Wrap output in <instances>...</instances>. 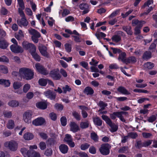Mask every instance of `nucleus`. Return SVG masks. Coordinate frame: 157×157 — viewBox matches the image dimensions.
Masks as SVG:
<instances>
[{
	"label": "nucleus",
	"instance_id": "obj_51",
	"mask_svg": "<svg viewBox=\"0 0 157 157\" xmlns=\"http://www.w3.org/2000/svg\"><path fill=\"white\" fill-rule=\"evenodd\" d=\"M64 140L67 143L72 140L71 135L68 134L66 135L64 139Z\"/></svg>",
	"mask_w": 157,
	"mask_h": 157
},
{
	"label": "nucleus",
	"instance_id": "obj_41",
	"mask_svg": "<svg viewBox=\"0 0 157 157\" xmlns=\"http://www.w3.org/2000/svg\"><path fill=\"white\" fill-rule=\"evenodd\" d=\"M112 39L113 41L118 42L121 40V37L120 36L115 35L112 36Z\"/></svg>",
	"mask_w": 157,
	"mask_h": 157
},
{
	"label": "nucleus",
	"instance_id": "obj_40",
	"mask_svg": "<svg viewBox=\"0 0 157 157\" xmlns=\"http://www.w3.org/2000/svg\"><path fill=\"white\" fill-rule=\"evenodd\" d=\"M123 29L127 33L130 35L132 34L133 32L131 30V28L130 26H124L123 27Z\"/></svg>",
	"mask_w": 157,
	"mask_h": 157
},
{
	"label": "nucleus",
	"instance_id": "obj_58",
	"mask_svg": "<svg viewBox=\"0 0 157 157\" xmlns=\"http://www.w3.org/2000/svg\"><path fill=\"white\" fill-rule=\"evenodd\" d=\"M128 147H123L121 148L118 151V152L120 153H124L128 150Z\"/></svg>",
	"mask_w": 157,
	"mask_h": 157
},
{
	"label": "nucleus",
	"instance_id": "obj_23",
	"mask_svg": "<svg viewBox=\"0 0 157 157\" xmlns=\"http://www.w3.org/2000/svg\"><path fill=\"white\" fill-rule=\"evenodd\" d=\"M8 104L9 106L12 107H16L19 105V102L15 100H12L9 101Z\"/></svg>",
	"mask_w": 157,
	"mask_h": 157
},
{
	"label": "nucleus",
	"instance_id": "obj_54",
	"mask_svg": "<svg viewBox=\"0 0 157 157\" xmlns=\"http://www.w3.org/2000/svg\"><path fill=\"white\" fill-rule=\"evenodd\" d=\"M152 142V140H148L143 142V146L144 147H147L151 145Z\"/></svg>",
	"mask_w": 157,
	"mask_h": 157
},
{
	"label": "nucleus",
	"instance_id": "obj_63",
	"mask_svg": "<svg viewBox=\"0 0 157 157\" xmlns=\"http://www.w3.org/2000/svg\"><path fill=\"white\" fill-rule=\"evenodd\" d=\"M153 0H148L144 4V6H143V7L144 8L145 7L147 6L149 7V6L150 5H151V4H153Z\"/></svg>",
	"mask_w": 157,
	"mask_h": 157
},
{
	"label": "nucleus",
	"instance_id": "obj_2",
	"mask_svg": "<svg viewBox=\"0 0 157 157\" xmlns=\"http://www.w3.org/2000/svg\"><path fill=\"white\" fill-rule=\"evenodd\" d=\"M19 14L21 18L20 20L17 21V24L21 27H23L26 28L29 24V22L26 18L23 11L19 10Z\"/></svg>",
	"mask_w": 157,
	"mask_h": 157
},
{
	"label": "nucleus",
	"instance_id": "obj_27",
	"mask_svg": "<svg viewBox=\"0 0 157 157\" xmlns=\"http://www.w3.org/2000/svg\"><path fill=\"white\" fill-rule=\"evenodd\" d=\"M17 4L19 6L18 8V11L19 13V10L23 11L25 8L24 3L23 0H17Z\"/></svg>",
	"mask_w": 157,
	"mask_h": 157
},
{
	"label": "nucleus",
	"instance_id": "obj_18",
	"mask_svg": "<svg viewBox=\"0 0 157 157\" xmlns=\"http://www.w3.org/2000/svg\"><path fill=\"white\" fill-rule=\"evenodd\" d=\"M59 148L61 152L63 154L67 153L68 151V146L64 144L60 145L59 147Z\"/></svg>",
	"mask_w": 157,
	"mask_h": 157
},
{
	"label": "nucleus",
	"instance_id": "obj_60",
	"mask_svg": "<svg viewBox=\"0 0 157 157\" xmlns=\"http://www.w3.org/2000/svg\"><path fill=\"white\" fill-rule=\"evenodd\" d=\"M65 48L67 52H69L71 51V45L68 44H66L65 45Z\"/></svg>",
	"mask_w": 157,
	"mask_h": 157
},
{
	"label": "nucleus",
	"instance_id": "obj_26",
	"mask_svg": "<svg viewBox=\"0 0 157 157\" xmlns=\"http://www.w3.org/2000/svg\"><path fill=\"white\" fill-rule=\"evenodd\" d=\"M34 137L33 135L31 133L27 132L23 135V138L25 140H29L32 139Z\"/></svg>",
	"mask_w": 157,
	"mask_h": 157
},
{
	"label": "nucleus",
	"instance_id": "obj_25",
	"mask_svg": "<svg viewBox=\"0 0 157 157\" xmlns=\"http://www.w3.org/2000/svg\"><path fill=\"white\" fill-rule=\"evenodd\" d=\"M83 92L84 94L88 95H92L94 93L93 90L89 86L86 87L84 90Z\"/></svg>",
	"mask_w": 157,
	"mask_h": 157
},
{
	"label": "nucleus",
	"instance_id": "obj_9",
	"mask_svg": "<svg viewBox=\"0 0 157 157\" xmlns=\"http://www.w3.org/2000/svg\"><path fill=\"white\" fill-rule=\"evenodd\" d=\"M10 48L11 51L14 53H22L23 52V48L18 44H12L10 45Z\"/></svg>",
	"mask_w": 157,
	"mask_h": 157
},
{
	"label": "nucleus",
	"instance_id": "obj_52",
	"mask_svg": "<svg viewBox=\"0 0 157 157\" xmlns=\"http://www.w3.org/2000/svg\"><path fill=\"white\" fill-rule=\"evenodd\" d=\"M39 147L41 150H44L46 148V144L44 142L42 141L39 144Z\"/></svg>",
	"mask_w": 157,
	"mask_h": 157
},
{
	"label": "nucleus",
	"instance_id": "obj_12",
	"mask_svg": "<svg viewBox=\"0 0 157 157\" xmlns=\"http://www.w3.org/2000/svg\"><path fill=\"white\" fill-rule=\"evenodd\" d=\"M44 94L47 98L51 99H54L56 95V93L53 92L50 90H48L44 92Z\"/></svg>",
	"mask_w": 157,
	"mask_h": 157
},
{
	"label": "nucleus",
	"instance_id": "obj_7",
	"mask_svg": "<svg viewBox=\"0 0 157 157\" xmlns=\"http://www.w3.org/2000/svg\"><path fill=\"white\" fill-rule=\"evenodd\" d=\"M32 112L31 111H27L23 114V120L24 122L28 124L31 122Z\"/></svg>",
	"mask_w": 157,
	"mask_h": 157
},
{
	"label": "nucleus",
	"instance_id": "obj_55",
	"mask_svg": "<svg viewBox=\"0 0 157 157\" xmlns=\"http://www.w3.org/2000/svg\"><path fill=\"white\" fill-rule=\"evenodd\" d=\"M156 117L155 115H152L149 117L147 119V121L149 122L152 123L156 119Z\"/></svg>",
	"mask_w": 157,
	"mask_h": 157
},
{
	"label": "nucleus",
	"instance_id": "obj_37",
	"mask_svg": "<svg viewBox=\"0 0 157 157\" xmlns=\"http://www.w3.org/2000/svg\"><path fill=\"white\" fill-rule=\"evenodd\" d=\"M36 50L34 51H32L31 53L33 58L36 61H39L40 58V56L36 52Z\"/></svg>",
	"mask_w": 157,
	"mask_h": 157
},
{
	"label": "nucleus",
	"instance_id": "obj_1",
	"mask_svg": "<svg viewBox=\"0 0 157 157\" xmlns=\"http://www.w3.org/2000/svg\"><path fill=\"white\" fill-rule=\"evenodd\" d=\"M20 75L27 80L32 79L34 75V73L30 69H20Z\"/></svg>",
	"mask_w": 157,
	"mask_h": 157
},
{
	"label": "nucleus",
	"instance_id": "obj_46",
	"mask_svg": "<svg viewBox=\"0 0 157 157\" xmlns=\"http://www.w3.org/2000/svg\"><path fill=\"white\" fill-rule=\"evenodd\" d=\"M37 72L40 73L44 75H47L49 73V71L47 69H37Z\"/></svg>",
	"mask_w": 157,
	"mask_h": 157
},
{
	"label": "nucleus",
	"instance_id": "obj_47",
	"mask_svg": "<svg viewBox=\"0 0 157 157\" xmlns=\"http://www.w3.org/2000/svg\"><path fill=\"white\" fill-rule=\"evenodd\" d=\"M106 103L102 101H100L98 103V105L101 108V110H103L105 109V107L107 106Z\"/></svg>",
	"mask_w": 157,
	"mask_h": 157
},
{
	"label": "nucleus",
	"instance_id": "obj_34",
	"mask_svg": "<svg viewBox=\"0 0 157 157\" xmlns=\"http://www.w3.org/2000/svg\"><path fill=\"white\" fill-rule=\"evenodd\" d=\"M70 13V11L68 10L67 9H64L63 12H62L61 11L59 12V16L60 17H65L69 14Z\"/></svg>",
	"mask_w": 157,
	"mask_h": 157
},
{
	"label": "nucleus",
	"instance_id": "obj_30",
	"mask_svg": "<svg viewBox=\"0 0 157 157\" xmlns=\"http://www.w3.org/2000/svg\"><path fill=\"white\" fill-rule=\"evenodd\" d=\"M3 114L5 118H10L13 115L11 111L8 110H4L3 112Z\"/></svg>",
	"mask_w": 157,
	"mask_h": 157
},
{
	"label": "nucleus",
	"instance_id": "obj_19",
	"mask_svg": "<svg viewBox=\"0 0 157 157\" xmlns=\"http://www.w3.org/2000/svg\"><path fill=\"white\" fill-rule=\"evenodd\" d=\"M118 92L124 94H129L130 93L124 87L120 86L118 87L117 89Z\"/></svg>",
	"mask_w": 157,
	"mask_h": 157
},
{
	"label": "nucleus",
	"instance_id": "obj_8",
	"mask_svg": "<svg viewBox=\"0 0 157 157\" xmlns=\"http://www.w3.org/2000/svg\"><path fill=\"white\" fill-rule=\"evenodd\" d=\"M22 46L24 49L28 50L30 53L32 51H34L36 50V47L33 44L27 41H24L23 42Z\"/></svg>",
	"mask_w": 157,
	"mask_h": 157
},
{
	"label": "nucleus",
	"instance_id": "obj_32",
	"mask_svg": "<svg viewBox=\"0 0 157 157\" xmlns=\"http://www.w3.org/2000/svg\"><path fill=\"white\" fill-rule=\"evenodd\" d=\"M28 31L29 33L33 36L36 35L38 37H40V33L34 29L30 28L28 30Z\"/></svg>",
	"mask_w": 157,
	"mask_h": 157
},
{
	"label": "nucleus",
	"instance_id": "obj_57",
	"mask_svg": "<svg viewBox=\"0 0 157 157\" xmlns=\"http://www.w3.org/2000/svg\"><path fill=\"white\" fill-rule=\"evenodd\" d=\"M60 121L61 124L63 126H65L67 124V119L65 117H62L60 119Z\"/></svg>",
	"mask_w": 157,
	"mask_h": 157
},
{
	"label": "nucleus",
	"instance_id": "obj_64",
	"mask_svg": "<svg viewBox=\"0 0 157 157\" xmlns=\"http://www.w3.org/2000/svg\"><path fill=\"white\" fill-rule=\"evenodd\" d=\"M89 152L93 154L96 153V149L93 146H91L89 149Z\"/></svg>",
	"mask_w": 157,
	"mask_h": 157
},
{
	"label": "nucleus",
	"instance_id": "obj_24",
	"mask_svg": "<svg viewBox=\"0 0 157 157\" xmlns=\"http://www.w3.org/2000/svg\"><path fill=\"white\" fill-rule=\"evenodd\" d=\"M10 82L9 80L3 79H0V85H3L5 87H9L10 85Z\"/></svg>",
	"mask_w": 157,
	"mask_h": 157
},
{
	"label": "nucleus",
	"instance_id": "obj_43",
	"mask_svg": "<svg viewBox=\"0 0 157 157\" xmlns=\"http://www.w3.org/2000/svg\"><path fill=\"white\" fill-rule=\"evenodd\" d=\"M90 136L91 138L95 142H97L98 141V136L97 134L94 132L91 133Z\"/></svg>",
	"mask_w": 157,
	"mask_h": 157
},
{
	"label": "nucleus",
	"instance_id": "obj_21",
	"mask_svg": "<svg viewBox=\"0 0 157 157\" xmlns=\"http://www.w3.org/2000/svg\"><path fill=\"white\" fill-rule=\"evenodd\" d=\"M126 54L124 52H121L119 55L118 59L119 61H121L124 63H126Z\"/></svg>",
	"mask_w": 157,
	"mask_h": 157
},
{
	"label": "nucleus",
	"instance_id": "obj_39",
	"mask_svg": "<svg viewBox=\"0 0 157 157\" xmlns=\"http://www.w3.org/2000/svg\"><path fill=\"white\" fill-rule=\"evenodd\" d=\"M22 86L21 83L20 82H15L13 84V87L15 90L19 89Z\"/></svg>",
	"mask_w": 157,
	"mask_h": 157
},
{
	"label": "nucleus",
	"instance_id": "obj_45",
	"mask_svg": "<svg viewBox=\"0 0 157 157\" xmlns=\"http://www.w3.org/2000/svg\"><path fill=\"white\" fill-rule=\"evenodd\" d=\"M90 146V144L88 143H85L81 145L80 148L82 150H85L88 149Z\"/></svg>",
	"mask_w": 157,
	"mask_h": 157
},
{
	"label": "nucleus",
	"instance_id": "obj_6",
	"mask_svg": "<svg viewBox=\"0 0 157 157\" xmlns=\"http://www.w3.org/2000/svg\"><path fill=\"white\" fill-rule=\"evenodd\" d=\"M110 148V146L108 144H104L101 145L99 150L102 155H107L109 153V149Z\"/></svg>",
	"mask_w": 157,
	"mask_h": 157
},
{
	"label": "nucleus",
	"instance_id": "obj_48",
	"mask_svg": "<svg viewBox=\"0 0 157 157\" xmlns=\"http://www.w3.org/2000/svg\"><path fill=\"white\" fill-rule=\"evenodd\" d=\"M63 93L66 94L67 92H70L71 90V88L67 85H66L62 88Z\"/></svg>",
	"mask_w": 157,
	"mask_h": 157
},
{
	"label": "nucleus",
	"instance_id": "obj_13",
	"mask_svg": "<svg viewBox=\"0 0 157 157\" xmlns=\"http://www.w3.org/2000/svg\"><path fill=\"white\" fill-rule=\"evenodd\" d=\"M70 130L74 132H76L79 130L78 124L75 122H71L70 124Z\"/></svg>",
	"mask_w": 157,
	"mask_h": 157
},
{
	"label": "nucleus",
	"instance_id": "obj_17",
	"mask_svg": "<svg viewBox=\"0 0 157 157\" xmlns=\"http://www.w3.org/2000/svg\"><path fill=\"white\" fill-rule=\"evenodd\" d=\"M39 51L41 54L43 56L48 57L49 54L47 52V48L44 46L40 47L39 48Z\"/></svg>",
	"mask_w": 157,
	"mask_h": 157
},
{
	"label": "nucleus",
	"instance_id": "obj_31",
	"mask_svg": "<svg viewBox=\"0 0 157 157\" xmlns=\"http://www.w3.org/2000/svg\"><path fill=\"white\" fill-rule=\"evenodd\" d=\"M24 36L23 31L21 30H19L17 34H15V37L18 40H20Z\"/></svg>",
	"mask_w": 157,
	"mask_h": 157
},
{
	"label": "nucleus",
	"instance_id": "obj_10",
	"mask_svg": "<svg viewBox=\"0 0 157 157\" xmlns=\"http://www.w3.org/2000/svg\"><path fill=\"white\" fill-rule=\"evenodd\" d=\"M51 76L54 79L56 80L59 79L61 76L59 74V71L57 69H53L50 73Z\"/></svg>",
	"mask_w": 157,
	"mask_h": 157
},
{
	"label": "nucleus",
	"instance_id": "obj_14",
	"mask_svg": "<svg viewBox=\"0 0 157 157\" xmlns=\"http://www.w3.org/2000/svg\"><path fill=\"white\" fill-rule=\"evenodd\" d=\"M45 122L44 119L42 117H40L33 120V124L36 126H39L43 124Z\"/></svg>",
	"mask_w": 157,
	"mask_h": 157
},
{
	"label": "nucleus",
	"instance_id": "obj_49",
	"mask_svg": "<svg viewBox=\"0 0 157 157\" xmlns=\"http://www.w3.org/2000/svg\"><path fill=\"white\" fill-rule=\"evenodd\" d=\"M142 135L144 138H150L152 136V134L150 133L145 132L142 133Z\"/></svg>",
	"mask_w": 157,
	"mask_h": 157
},
{
	"label": "nucleus",
	"instance_id": "obj_5",
	"mask_svg": "<svg viewBox=\"0 0 157 157\" xmlns=\"http://www.w3.org/2000/svg\"><path fill=\"white\" fill-rule=\"evenodd\" d=\"M18 145L17 143L14 140L7 141L4 143V146L6 147L13 151H15L17 150Z\"/></svg>",
	"mask_w": 157,
	"mask_h": 157
},
{
	"label": "nucleus",
	"instance_id": "obj_53",
	"mask_svg": "<svg viewBox=\"0 0 157 157\" xmlns=\"http://www.w3.org/2000/svg\"><path fill=\"white\" fill-rule=\"evenodd\" d=\"M133 91L135 92H138L139 93H148V91L147 90H142L140 89H136L133 90Z\"/></svg>",
	"mask_w": 157,
	"mask_h": 157
},
{
	"label": "nucleus",
	"instance_id": "obj_33",
	"mask_svg": "<svg viewBox=\"0 0 157 157\" xmlns=\"http://www.w3.org/2000/svg\"><path fill=\"white\" fill-rule=\"evenodd\" d=\"M93 121L95 124L98 126L102 125V121L98 117H96L93 118Z\"/></svg>",
	"mask_w": 157,
	"mask_h": 157
},
{
	"label": "nucleus",
	"instance_id": "obj_11",
	"mask_svg": "<svg viewBox=\"0 0 157 157\" xmlns=\"http://www.w3.org/2000/svg\"><path fill=\"white\" fill-rule=\"evenodd\" d=\"M9 43L4 38L0 37V48L2 49H6L8 47Z\"/></svg>",
	"mask_w": 157,
	"mask_h": 157
},
{
	"label": "nucleus",
	"instance_id": "obj_44",
	"mask_svg": "<svg viewBox=\"0 0 157 157\" xmlns=\"http://www.w3.org/2000/svg\"><path fill=\"white\" fill-rule=\"evenodd\" d=\"M72 115L77 121H80L81 120V116L78 112L74 111L72 113Z\"/></svg>",
	"mask_w": 157,
	"mask_h": 157
},
{
	"label": "nucleus",
	"instance_id": "obj_62",
	"mask_svg": "<svg viewBox=\"0 0 157 157\" xmlns=\"http://www.w3.org/2000/svg\"><path fill=\"white\" fill-rule=\"evenodd\" d=\"M52 153V151L51 149L49 148L46 150L45 152V155L47 156H50Z\"/></svg>",
	"mask_w": 157,
	"mask_h": 157
},
{
	"label": "nucleus",
	"instance_id": "obj_59",
	"mask_svg": "<svg viewBox=\"0 0 157 157\" xmlns=\"http://www.w3.org/2000/svg\"><path fill=\"white\" fill-rule=\"evenodd\" d=\"M128 136L129 137H130L134 139L137 136V134L135 132H130L128 133Z\"/></svg>",
	"mask_w": 157,
	"mask_h": 157
},
{
	"label": "nucleus",
	"instance_id": "obj_3",
	"mask_svg": "<svg viewBox=\"0 0 157 157\" xmlns=\"http://www.w3.org/2000/svg\"><path fill=\"white\" fill-rule=\"evenodd\" d=\"M145 22L144 21H139L138 20H133L132 22L133 26H136L135 28V34H138L140 33L141 27L145 24Z\"/></svg>",
	"mask_w": 157,
	"mask_h": 157
},
{
	"label": "nucleus",
	"instance_id": "obj_35",
	"mask_svg": "<svg viewBox=\"0 0 157 157\" xmlns=\"http://www.w3.org/2000/svg\"><path fill=\"white\" fill-rule=\"evenodd\" d=\"M48 83V79L41 78L38 81L39 84L42 86H45Z\"/></svg>",
	"mask_w": 157,
	"mask_h": 157
},
{
	"label": "nucleus",
	"instance_id": "obj_16",
	"mask_svg": "<svg viewBox=\"0 0 157 157\" xmlns=\"http://www.w3.org/2000/svg\"><path fill=\"white\" fill-rule=\"evenodd\" d=\"M79 7L81 10H83L82 13L85 14L89 11V6L87 4H82L79 5Z\"/></svg>",
	"mask_w": 157,
	"mask_h": 157
},
{
	"label": "nucleus",
	"instance_id": "obj_56",
	"mask_svg": "<svg viewBox=\"0 0 157 157\" xmlns=\"http://www.w3.org/2000/svg\"><path fill=\"white\" fill-rule=\"evenodd\" d=\"M143 142H142L140 140L137 141L136 142V148H140L142 147H143Z\"/></svg>",
	"mask_w": 157,
	"mask_h": 157
},
{
	"label": "nucleus",
	"instance_id": "obj_38",
	"mask_svg": "<svg viewBox=\"0 0 157 157\" xmlns=\"http://www.w3.org/2000/svg\"><path fill=\"white\" fill-rule=\"evenodd\" d=\"M136 60L134 57L132 56L129 57L126 59V64L129 63H133L136 62Z\"/></svg>",
	"mask_w": 157,
	"mask_h": 157
},
{
	"label": "nucleus",
	"instance_id": "obj_22",
	"mask_svg": "<svg viewBox=\"0 0 157 157\" xmlns=\"http://www.w3.org/2000/svg\"><path fill=\"white\" fill-rule=\"evenodd\" d=\"M7 128L9 129H12L15 127V123L14 121L10 119L8 120L6 125Z\"/></svg>",
	"mask_w": 157,
	"mask_h": 157
},
{
	"label": "nucleus",
	"instance_id": "obj_50",
	"mask_svg": "<svg viewBox=\"0 0 157 157\" xmlns=\"http://www.w3.org/2000/svg\"><path fill=\"white\" fill-rule=\"evenodd\" d=\"M30 86L28 84H25L23 87V90L24 92L26 93L30 89Z\"/></svg>",
	"mask_w": 157,
	"mask_h": 157
},
{
	"label": "nucleus",
	"instance_id": "obj_29",
	"mask_svg": "<svg viewBox=\"0 0 157 157\" xmlns=\"http://www.w3.org/2000/svg\"><path fill=\"white\" fill-rule=\"evenodd\" d=\"M36 107L41 109H44L47 107V105L46 103L43 102H40L36 103Z\"/></svg>",
	"mask_w": 157,
	"mask_h": 157
},
{
	"label": "nucleus",
	"instance_id": "obj_4",
	"mask_svg": "<svg viewBox=\"0 0 157 157\" xmlns=\"http://www.w3.org/2000/svg\"><path fill=\"white\" fill-rule=\"evenodd\" d=\"M101 117L111 127L110 130L111 132H114L117 131L118 128V126L114 123H113L111 119L108 116L105 115H103Z\"/></svg>",
	"mask_w": 157,
	"mask_h": 157
},
{
	"label": "nucleus",
	"instance_id": "obj_42",
	"mask_svg": "<svg viewBox=\"0 0 157 157\" xmlns=\"http://www.w3.org/2000/svg\"><path fill=\"white\" fill-rule=\"evenodd\" d=\"M151 53L150 52H146L144 54L143 58L144 59H148L151 57Z\"/></svg>",
	"mask_w": 157,
	"mask_h": 157
},
{
	"label": "nucleus",
	"instance_id": "obj_28",
	"mask_svg": "<svg viewBox=\"0 0 157 157\" xmlns=\"http://www.w3.org/2000/svg\"><path fill=\"white\" fill-rule=\"evenodd\" d=\"M89 122L88 121L81 122L79 124L80 127L82 129H85L89 127Z\"/></svg>",
	"mask_w": 157,
	"mask_h": 157
},
{
	"label": "nucleus",
	"instance_id": "obj_36",
	"mask_svg": "<svg viewBox=\"0 0 157 157\" xmlns=\"http://www.w3.org/2000/svg\"><path fill=\"white\" fill-rule=\"evenodd\" d=\"M154 66V64L150 62H147L144 65V67L146 69H152Z\"/></svg>",
	"mask_w": 157,
	"mask_h": 157
},
{
	"label": "nucleus",
	"instance_id": "obj_61",
	"mask_svg": "<svg viewBox=\"0 0 157 157\" xmlns=\"http://www.w3.org/2000/svg\"><path fill=\"white\" fill-rule=\"evenodd\" d=\"M72 36L74 38V41L76 42H80L82 41L81 38L78 36Z\"/></svg>",
	"mask_w": 157,
	"mask_h": 157
},
{
	"label": "nucleus",
	"instance_id": "obj_20",
	"mask_svg": "<svg viewBox=\"0 0 157 157\" xmlns=\"http://www.w3.org/2000/svg\"><path fill=\"white\" fill-rule=\"evenodd\" d=\"M28 154V157H40V154L33 150H29Z\"/></svg>",
	"mask_w": 157,
	"mask_h": 157
},
{
	"label": "nucleus",
	"instance_id": "obj_15",
	"mask_svg": "<svg viewBox=\"0 0 157 157\" xmlns=\"http://www.w3.org/2000/svg\"><path fill=\"white\" fill-rule=\"evenodd\" d=\"M116 116L118 117L123 122H125V120L124 118L123 115H128V113L126 112H116Z\"/></svg>",
	"mask_w": 157,
	"mask_h": 157
}]
</instances>
